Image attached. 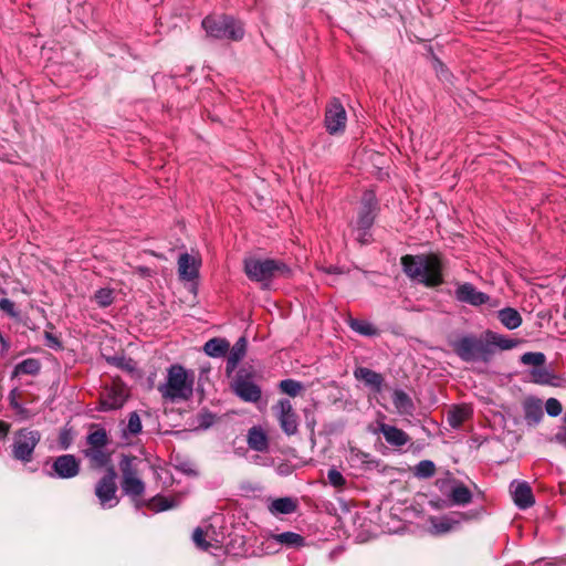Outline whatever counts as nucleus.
Returning <instances> with one entry per match:
<instances>
[{
    "mask_svg": "<svg viewBox=\"0 0 566 566\" xmlns=\"http://www.w3.org/2000/svg\"><path fill=\"white\" fill-rule=\"evenodd\" d=\"M41 369V364L36 358H28L19 363L12 373V377H17L18 375H36Z\"/></svg>",
    "mask_w": 566,
    "mask_h": 566,
    "instance_id": "473e14b6",
    "label": "nucleus"
},
{
    "mask_svg": "<svg viewBox=\"0 0 566 566\" xmlns=\"http://www.w3.org/2000/svg\"><path fill=\"white\" fill-rule=\"evenodd\" d=\"M247 442L250 449L265 452L269 449V438L261 427H252L248 431Z\"/></svg>",
    "mask_w": 566,
    "mask_h": 566,
    "instance_id": "4be33fe9",
    "label": "nucleus"
},
{
    "mask_svg": "<svg viewBox=\"0 0 566 566\" xmlns=\"http://www.w3.org/2000/svg\"><path fill=\"white\" fill-rule=\"evenodd\" d=\"M545 410L548 416L557 417L563 411V406L556 398H548L545 402Z\"/></svg>",
    "mask_w": 566,
    "mask_h": 566,
    "instance_id": "a18cd8bd",
    "label": "nucleus"
},
{
    "mask_svg": "<svg viewBox=\"0 0 566 566\" xmlns=\"http://www.w3.org/2000/svg\"><path fill=\"white\" fill-rule=\"evenodd\" d=\"M139 461L136 457L122 455L119 460V470L122 472L120 486L123 492L132 497L136 503L145 493V483L139 478L138 465Z\"/></svg>",
    "mask_w": 566,
    "mask_h": 566,
    "instance_id": "423d86ee",
    "label": "nucleus"
},
{
    "mask_svg": "<svg viewBox=\"0 0 566 566\" xmlns=\"http://www.w3.org/2000/svg\"><path fill=\"white\" fill-rule=\"evenodd\" d=\"M436 472V465L430 460L420 461L415 469V475L421 479L431 478Z\"/></svg>",
    "mask_w": 566,
    "mask_h": 566,
    "instance_id": "58836bf2",
    "label": "nucleus"
},
{
    "mask_svg": "<svg viewBox=\"0 0 566 566\" xmlns=\"http://www.w3.org/2000/svg\"><path fill=\"white\" fill-rule=\"evenodd\" d=\"M178 273L180 279L185 281L197 279L199 274V261L188 253L180 254L178 259Z\"/></svg>",
    "mask_w": 566,
    "mask_h": 566,
    "instance_id": "6ab92c4d",
    "label": "nucleus"
},
{
    "mask_svg": "<svg viewBox=\"0 0 566 566\" xmlns=\"http://www.w3.org/2000/svg\"><path fill=\"white\" fill-rule=\"evenodd\" d=\"M275 417L282 431L287 436H293L298 430V418L289 399H281L273 406Z\"/></svg>",
    "mask_w": 566,
    "mask_h": 566,
    "instance_id": "9d476101",
    "label": "nucleus"
},
{
    "mask_svg": "<svg viewBox=\"0 0 566 566\" xmlns=\"http://www.w3.org/2000/svg\"><path fill=\"white\" fill-rule=\"evenodd\" d=\"M497 319H500L507 329H515L522 324L521 314L512 307L497 311Z\"/></svg>",
    "mask_w": 566,
    "mask_h": 566,
    "instance_id": "7c9ffc66",
    "label": "nucleus"
},
{
    "mask_svg": "<svg viewBox=\"0 0 566 566\" xmlns=\"http://www.w3.org/2000/svg\"><path fill=\"white\" fill-rule=\"evenodd\" d=\"M0 426H1L0 433L3 434V436L7 434V432L9 430L8 424L4 423V422H1Z\"/></svg>",
    "mask_w": 566,
    "mask_h": 566,
    "instance_id": "5fc2aeb1",
    "label": "nucleus"
},
{
    "mask_svg": "<svg viewBox=\"0 0 566 566\" xmlns=\"http://www.w3.org/2000/svg\"><path fill=\"white\" fill-rule=\"evenodd\" d=\"M523 410L525 420L530 424H537L543 419V402L535 397H528L523 402Z\"/></svg>",
    "mask_w": 566,
    "mask_h": 566,
    "instance_id": "412c9836",
    "label": "nucleus"
},
{
    "mask_svg": "<svg viewBox=\"0 0 566 566\" xmlns=\"http://www.w3.org/2000/svg\"><path fill=\"white\" fill-rule=\"evenodd\" d=\"M553 440L566 448V424L560 427L558 431L555 433Z\"/></svg>",
    "mask_w": 566,
    "mask_h": 566,
    "instance_id": "3c124183",
    "label": "nucleus"
},
{
    "mask_svg": "<svg viewBox=\"0 0 566 566\" xmlns=\"http://www.w3.org/2000/svg\"><path fill=\"white\" fill-rule=\"evenodd\" d=\"M199 426L207 429L213 423L214 416L212 413L205 412L199 416Z\"/></svg>",
    "mask_w": 566,
    "mask_h": 566,
    "instance_id": "8fccbe9b",
    "label": "nucleus"
},
{
    "mask_svg": "<svg viewBox=\"0 0 566 566\" xmlns=\"http://www.w3.org/2000/svg\"><path fill=\"white\" fill-rule=\"evenodd\" d=\"M545 355L543 353L528 352L523 354L521 361L525 365H532L534 368H538L545 363Z\"/></svg>",
    "mask_w": 566,
    "mask_h": 566,
    "instance_id": "79ce46f5",
    "label": "nucleus"
},
{
    "mask_svg": "<svg viewBox=\"0 0 566 566\" xmlns=\"http://www.w3.org/2000/svg\"><path fill=\"white\" fill-rule=\"evenodd\" d=\"M521 342L516 338H512L505 335L497 334L496 345L497 349L509 350L516 347Z\"/></svg>",
    "mask_w": 566,
    "mask_h": 566,
    "instance_id": "c03bdc74",
    "label": "nucleus"
},
{
    "mask_svg": "<svg viewBox=\"0 0 566 566\" xmlns=\"http://www.w3.org/2000/svg\"><path fill=\"white\" fill-rule=\"evenodd\" d=\"M510 494L515 505L521 510L528 509L535 503L532 489L525 481H512Z\"/></svg>",
    "mask_w": 566,
    "mask_h": 566,
    "instance_id": "dca6fc26",
    "label": "nucleus"
},
{
    "mask_svg": "<svg viewBox=\"0 0 566 566\" xmlns=\"http://www.w3.org/2000/svg\"><path fill=\"white\" fill-rule=\"evenodd\" d=\"M0 294H6V291L0 286Z\"/></svg>",
    "mask_w": 566,
    "mask_h": 566,
    "instance_id": "4d7b16f0",
    "label": "nucleus"
},
{
    "mask_svg": "<svg viewBox=\"0 0 566 566\" xmlns=\"http://www.w3.org/2000/svg\"><path fill=\"white\" fill-rule=\"evenodd\" d=\"M279 387L282 392L291 397H296L303 389L302 382L294 379H284L280 382Z\"/></svg>",
    "mask_w": 566,
    "mask_h": 566,
    "instance_id": "ea45409f",
    "label": "nucleus"
},
{
    "mask_svg": "<svg viewBox=\"0 0 566 566\" xmlns=\"http://www.w3.org/2000/svg\"><path fill=\"white\" fill-rule=\"evenodd\" d=\"M450 500L454 505H465L471 502L472 493L465 485L457 483L451 488Z\"/></svg>",
    "mask_w": 566,
    "mask_h": 566,
    "instance_id": "2f4dec72",
    "label": "nucleus"
},
{
    "mask_svg": "<svg viewBox=\"0 0 566 566\" xmlns=\"http://www.w3.org/2000/svg\"><path fill=\"white\" fill-rule=\"evenodd\" d=\"M62 444H63V448L66 449L69 447V443H64V441L62 440Z\"/></svg>",
    "mask_w": 566,
    "mask_h": 566,
    "instance_id": "6e6d98bb",
    "label": "nucleus"
},
{
    "mask_svg": "<svg viewBox=\"0 0 566 566\" xmlns=\"http://www.w3.org/2000/svg\"><path fill=\"white\" fill-rule=\"evenodd\" d=\"M193 381V373L175 364L167 369L166 382L159 385L158 390L163 398L170 401L188 400L192 396Z\"/></svg>",
    "mask_w": 566,
    "mask_h": 566,
    "instance_id": "7ed1b4c3",
    "label": "nucleus"
},
{
    "mask_svg": "<svg viewBox=\"0 0 566 566\" xmlns=\"http://www.w3.org/2000/svg\"><path fill=\"white\" fill-rule=\"evenodd\" d=\"M87 448H105L108 444L107 432L104 428L97 427L86 438Z\"/></svg>",
    "mask_w": 566,
    "mask_h": 566,
    "instance_id": "72a5a7b5",
    "label": "nucleus"
},
{
    "mask_svg": "<svg viewBox=\"0 0 566 566\" xmlns=\"http://www.w3.org/2000/svg\"><path fill=\"white\" fill-rule=\"evenodd\" d=\"M378 210V201L376 195L371 190H367L363 193L360 199V206L358 209L356 229L358 230V239L361 243H366L368 240L366 235L368 230L374 224Z\"/></svg>",
    "mask_w": 566,
    "mask_h": 566,
    "instance_id": "0eeeda50",
    "label": "nucleus"
},
{
    "mask_svg": "<svg viewBox=\"0 0 566 566\" xmlns=\"http://www.w3.org/2000/svg\"><path fill=\"white\" fill-rule=\"evenodd\" d=\"M117 473L114 467H108L106 469L103 478L98 480L95 485V495L103 509H112L115 507L119 500L116 495L117 493V484H116Z\"/></svg>",
    "mask_w": 566,
    "mask_h": 566,
    "instance_id": "1a4fd4ad",
    "label": "nucleus"
},
{
    "mask_svg": "<svg viewBox=\"0 0 566 566\" xmlns=\"http://www.w3.org/2000/svg\"><path fill=\"white\" fill-rule=\"evenodd\" d=\"M142 431V420L136 411H133L128 416V422L125 429V433L137 434Z\"/></svg>",
    "mask_w": 566,
    "mask_h": 566,
    "instance_id": "37998d69",
    "label": "nucleus"
},
{
    "mask_svg": "<svg viewBox=\"0 0 566 566\" xmlns=\"http://www.w3.org/2000/svg\"><path fill=\"white\" fill-rule=\"evenodd\" d=\"M202 28L218 40L240 41L244 36L242 22L231 15H208L202 20Z\"/></svg>",
    "mask_w": 566,
    "mask_h": 566,
    "instance_id": "39448f33",
    "label": "nucleus"
},
{
    "mask_svg": "<svg viewBox=\"0 0 566 566\" xmlns=\"http://www.w3.org/2000/svg\"><path fill=\"white\" fill-rule=\"evenodd\" d=\"M41 440L38 430L21 429L14 436L12 444V457L22 462H30L33 458L35 447Z\"/></svg>",
    "mask_w": 566,
    "mask_h": 566,
    "instance_id": "6e6552de",
    "label": "nucleus"
},
{
    "mask_svg": "<svg viewBox=\"0 0 566 566\" xmlns=\"http://www.w3.org/2000/svg\"><path fill=\"white\" fill-rule=\"evenodd\" d=\"M357 380L363 381L366 386L370 387L374 391L380 392L384 385V377L381 374L374 371L367 367H358L354 371Z\"/></svg>",
    "mask_w": 566,
    "mask_h": 566,
    "instance_id": "aec40b11",
    "label": "nucleus"
},
{
    "mask_svg": "<svg viewBox=\"0 0 566 566\" xmlns=\"http://www.w3.org/2000/svg\"><path fill=\"white\" fill-rule=\"evenodd\" d=\"M349 326L353 331L364 336H376L379 334L378 328L366 321L352 319Z\"/></svg>",
    "mask_w": 566,
    "mask_h": 566,
    "instance_id": "c9c22d12",
    "label": "nucleus"
},
{
    "mask_svg": "<svg viewBox=\"0 0 566 566\" xmlns=\"http://www.w3.org/2000/svg\"><path fill=\"white\" fill-rule=\"evenodd\" d=\"M143 505H146L148 509H150L154 512H163V511L175 507L176 503L172 499H168V497L161 496V495H156L147 502L138 501L136 504V507L139 509Z\"/></svg>",
    "mask_w": 566,
    "mask_h": 566,
    "instance_id": "c756f323",
    "label": "nucleus"
},
{
    "mask_svg": "<svg viewBox=\"0 0 566 566\" xmlns=\"http://www.w3.org/2000/svg\"><path fill=\"white\" fill-rule=\"evenodd\" d=\"M45 344L50 348L60 349L62 347L61 342L56 336H54L52 333L45 332L44 333Z\"/></svg>",
    "mask_w": 566,
    "mask_h": 566,
    "instance_id": "09e8293b",
    "label": "nucleus"
},
{
    "mask_svg": "<svg viewBox=\"0 0 566 566\" xmlns=\"http://www.w3.org/2000/svg\"><path fill=\"white\" fill-rule=\"evenodd\" d=\"M244 273L251 281L269 289L273 280L290 276L291 269L279 260L249 258L244 260Z\"/></svg>",
    "mask_w": 566,
    "mask_h": 566,
    "instance_id": "20e7f679",
    "label": "nucleus"
},
{
    "mask_svg": "<svg viewBox=\"0 0 566 566\" xmlns=\"http://www.w3.org/2000/svg\"><path fill=\"white\" fill-rule=\"evenodd\" d=\"M229 348V342L223 338H211L203 346L205 353L213 358L224 356L228 353Z\"/></svg>",
    "mask_w": 566,
    "mask_h": 566,
    "instance_id": "c85d7f7f",
    "label": "nucleus"
},
{
    "mask_svg": "<svg viewBox=\"0 0 566 566\" xmlns=\"http://www.w3.org/2000/svg\"><path fill=\"white\" fill-rule=\"evenodd\" d=\"M347 114L337 98H333L326 107L325 126L331 135L343 133L346 127Z\"/></svg>",
    "mask_w": 566,
    "mask_h": 566,
    "instance_id": "9b49d317",
    "label": "nucleus"
},
{
    "mask_svg": "<svg viewBox=\"0 0 566 566\" xmlns=\"http://www.w3.org/2000/svg\"><path fill=\"white\" fill-rule=\"evenodd\" d=\"M392 403L397 412L401 416H410L415 410L412 399L401 389H396L392 394Z\"/></svg>",
    "mask_w": 566,
    "mask_h": 566,
    "instance_id": "5701e85b",
    "label": "nucleus"
},
{
    "mask_svg": "<svg viewBox=\"0 0 566 566\" xmlns=\"http://www.w3.org/2000/svg\"><path fill=\"white\" fill-rule=\"evenodd\" d=\"M80 473V461L73 454H62L56 457L48 471L50 478L72 479Z\"/></svg>",
    "mask_w": 566,
    "mask_h": 566,
    "instance_id": "ddd939ff",
    "label": "nucleus"
},
{
    "mask_svg": "<svg viewBox=\"0 0 566 566\" xmlns=\"http://www.w3.org/2000/svg\"><path fill=\"white\" fill-rule=\"evenodd\" d=\"M233 392L245 402H258L261 399V388L251 379L249 375L238 373L231 384Z\"/></svg>",
    "mask_w": 566,
    "mask_h": 566,
    "instance_id": "f8f14e48",
    "label": "nucleus"
},
{
    "mask_svg": "<svg viewBox=\"0 0 566 566\" xmlns=\"http://www.w3.org/2000/svg\"><path fill=\"white\" fill-rule=\"evenodd\" d=\"M273 539L279 544L289 546V547H300L304 544V538L294 532H283L280 534L273 535Z\"/></svg>",
    "mask_w": 566,
    "mask_h": 566,
    "instance_id": "f704fd0d",
    "label": "nucleus"
},
{
    "mask_svg": "<svg viewBox=\"0 0 566 566\" xmlns=\"http://www.w3.org/2000/svg\"><path fill=\"white\" fill-rule=\"evenodd\" d=\"M457 301L472 306H479L489 301V296L475 289L471 283L459 284L454 292Z\"/></svg>",
    "mask_w": 566,
    "mask_h": 566,
    "instance_id": "f3484780",
    "label": "nucleus"
},
{
    "mask_svg": "<svg viewBox=\"0 0 566 566\" xmlns=\"http://www.w3.org/2000/svg\"><path fill=\"white\" fill-rule=\"evenodd\" d=\"M478 513H452L442 517L430 518V533L444 534L457 528L462 521H469L475 517Z\"/></svg>",
    "mask_w": 566,
    "mask_h": 566,
    "instance_id": "2eb2a0df",
    "label": "nucleus"
},
{
    "mask_svg": "<svg viewBox=\"0 0 566 566\" xmlns=\"http://www.w3.org/2000/svg\"><path fill=\"white\" fill-rule=\"evenodd\" d=\"M297 503L292 497H279L271 502L269 511L273 515L292 514L296 511Z\"/></svg>",
    "mask_w": 566,
    "mask_h": 566,
    "instance_id": "cd10ccee",
    "label": "nucleus"
},
{
    "mask_svg": "<svg viewBox=\"0 0 566 566\" xmlns=\"http://www.w3.org/2000/svg\"><path fill=\"white\" fill-rule=\"evenodd\" d=\"M14 395H15V389H14V390H12V391L10 392V397H11V398H13V397H14ZM11 405H12V406H13V408H15V409H20V408H21V406H20V405L17 402V400H14V399H11Z\"/></svg>",
    "mask_w": 566,
    "mask_h": 566,
    "instance_id": "864d4df0",
    "label": "nucleus"
},
{
    "mask_svg": "<svg viewBox=\"0 0 566 566\" xmlns=\"http://www.w3.org/2000/svg\"><path fill=\"white\" fill-rule=\"evenodd\" d=\"M532 378L535 382L547 385L552 384L555 385L554 379L556 378L553 374L548 371L545 367L541 366L538 368H534L531 371Z\"/></svg>",
    "mask_w": 566,
    "mask_h": 566,
    "instance_id": "e433bc0d",
    "label": "nucleus"
},
{
    "mask_svg": "<svg viewBox=\"0 0 566 566\" xmlns=\"http://www.w3.org/2000/svg\"><path fill=\"white\" fill-rule=\"evenodd\" d=\"M192 539L195 544L202 551H208L211 547V544L205 539L203 531L200 527H197L193 531Z\"/></svg>",
    "mask_w": 566,
    "mask_h": 566,
    "instance_id": "de8ad7c7",
    "label": "nucleus"
},
{
    "mask_svg": "<svg viewBox=\"0 0 566 566\" xmlns=\"http://www.w3.org/2000/svg\"><path fill=\"white\" fill-rule=\"evenodd\" d=\"M94 300L101 307H107L114 302L113 291L111 289H99L95 292Z\"/></svg>",
    "mask_w": 566,
    "mask_h": 566,
    "instance_id": "a19ab883",
    "label": "nucleus"
},
{
    "mask_svg": "<svg viewBox=\"0 0 566 566\" xmlns=\"http://www.w3.org/2000/svg\"><path fill=\"white\" fill-rule=\"evenodd\" d=\"M472 415V408L468 405L454 406L448 411V422L453 429H458Z\"/></svg>",
    "mask_w": 566,
    "mask_h": 566,
    "instance_id": "a878e982",
    "label": "nucleus"
},
{
    "mask_svg": "<svg viewBox=\"0 0 566 566\" xmlns=\"http://www.w3.org/2000/svg\"><path fill=\"white\" fill-rule=\"evenodd\" d=\"M327 480L337 491H343L347 485V480L336 468H331L327 471Z\"/></svg>",
    "mask_w": 566,
    "mask_h": 566,
    "instance_id": "4c0bfd02",
    "label": "nucleus"
},
{
    "mask_svg": "<svg viewBox=\"0 0 566 566\" xmlns=\"http://www.w3.org/2000/svg\"><path fill=\"white\" fill-rule=\"evenodd\" d=\"M401 265L410 279L426 286H438L443 282L442 264L434 254H407L401 258Z\"/></svg>",
    "mask_w": 566,
    "mask_h": 566,
    "instance_id": "f257e3e1",
    "label": "nucleus"
},
{
    "mask_svg": "<svg viewBox=\"0 0 566 566\" xmlns=\"http://www.w3.org/2000/svg\"><path fill=\"white\" fill-rule=\"evenodd\" d=\"M347 461L353 468H370L377 464L376 460L369 453H366L357 448L349 449Z\"/></svg>",
    "mask_w": 566,
    "mask_h": 566,
    "instance_id": "bb28decb",
    "label": "nucleus"
},
{
    "mask_svg": "<svg viewBox=\"0 0 566 566\" xmlns=\"http://www.w3.org/2000/svg\"><path fill=\"white\" fill-rule=\"evenodd\" d=\"M128 398V390L123 385H113L111 387L105 388L101 396V407L102 411H111L117 410L124 406Z\"/></svg>",
    "mask_w": 566,
    "mask_h": 566,
    "instance_id": "4468645a",
    "label": "nucleus"
},
{
    "mask_svg": "<svg viewBox=\"0 0 566 566\" xmlns=\"http://www.w3.org/2000/svg\"><path fill=\"white\" fill-rule=\"evenodd\" d=\"M10 349V342L4 338L2 333L0 332V354L6 355Z\"/></svg>",
    "mask_w": 566,
    "mask_h": 566,
    "instance_id": "603ef678",
    "label": "nucleus"
},
{
    "mask_svg": "<svg viewBox=\"0 0 566 566\" xmlns=\"http://www.w3.org/2000/svg\"><path fill=\"white\" fill-rule=\"evenodd\" d=\"M0 311L4 312L7 315H9L12 318L19 317V312L15 310V305L12 301L9 298H1L0 300Z\"/></svg>",
    "mask_w": 566,
    "mask_h": 566,
    "instance_id": "49530a36",
    "label": "nucleus"
},
{
    "mask_svg": "<svg viewBox=\"0 0 566 566\" xmlns=\"http://www.w3.org/2000/svg\"><path fill=\"white\" fill-rule=\"evenodd\" d=\"M496 157L499 158L500 157V154L497 153L496 154ZM500 164V160L497 159V165Z\"/></svg>",
    "mask_w": 566,
    "mask_h": 566,
    "instance_id": "13d9d810",
    "label": "nucleus"
},
{
    "mask_svg": "<svg viewBox=\"0 0 566 566\" xmlns=\"http://www.w3.org/2000/svg\"><path fill=\"white\" fill-rule=\"evenodd\" d=\"M376 432L384 436L386 442L392 447H402L410 441V437L401 429L380 422Z\"/></svg>",
    "mask_w": 566,
    "mask_h": 566,
    "instance_id": "a211bd4d",
    "label": "nucleus"
},
{
    "mask_svg": "<svg viewBox=\"0 0 566 566\" xmlns=\"http://www.w3.org/2000/svg\"><path fill=\"white\" fill-rule=\"evenodd\" d=\"M450 346L463 361H489L495 346V334L488 332L486 338L474 335L461 336L451 340Z\"/></svg>",
    "mask_w": 566,
    "mask_h": 566,
    "instance_id": "f03ea898",
    "label": "nucleus"
},
{
    "mask_svg": "<svg viewBox=\"0 0 566 566\" xmlns=\"http://www.w3.org/2000/svg\"><path fill=\"white\" fill-rule=\"evenodd\" d=\"M83 453L94 469L107 467L111 462V454L106 452L105 448H86Z\"/></svg>",
    "mask_w": 566,
    "mask_h": 566,
    "instance_id": "b1692460",
    "label": "nucleus"
},
{
    "mask_svg": "<svg viewBox=\"0 0 566 566\" xmlns=\"http://www.w3.org/2000/svg\"><path fill=\"white\" fill-rule=\"evenodd\" d=\"M229 354L227 358V370H234L240 363V360L244 357L247 352V339L245 337H240L232 348H229Z\"/></svg>",
    "mask_w": 566,
    "mask_h": 566,
    "instance_id": "393cba45",
    "label": "nucleus"
}]
</instances>
